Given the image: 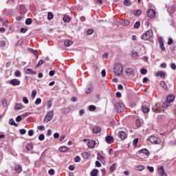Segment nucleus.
Instances as JSON below:
<instances>
[{"label": "nucleus", "instance_id": "1", "mask_svg": "<svg viewBox=\"0 0 176 176\" xmlns=\"http://www.w3.org/2000/svg\"><path fill=\"white\" fill-rule=\"evenodd\" d=\"M113 72L117 76H122V75H123V65L122 63H116L113 67Z\"/></svg>", "mask_w": 176, "mask_h": 176}, {"label": "nucleus", "instance_id": "2", "mask_svg": "<svg viewBox=\"0 0 176 176\" xmlns=\"http://www.w3.org/2000/svg\"><path fill=\"white\" fill-rule=\"evenodd\" d=\"M153 36V31L152 30H147L142 35V39L143 41H148Z\"/></svg>", "mask_w": 176, "mask_h": 176}, {"label": "nucleus", "instance_id": "3", "mask_svg": "<svg viewBox=\"0 0 176 176\" xmlns=\"http://www.w3.org/2000/svg\"><path fill=\"white\" fill-rule=\"evenodd\" d=\"M115 109L118 113L123 112L124 111V104L122 102H118L115 104Z\"/></svg>", "mask_w": 176, "mask_h": 176}, {"label": "nucleus", "instance_id": "4", "mask_svg": "<svg viewBox=\"0 0 176 176\" xmlns=\"http://www.w3.org/2000/svg\"><path fill=\"white\" fill-rule=\"evenodd\" d=\"M54 115V113L53 111L47 112L44 118V122H45V123H49V122L53 119Z\"/></svg>", "mask_w": 176, "mask_h": 176}, {"label": "nucleus", "instance_id": "5", "mask_svg": "<svg viewBox=\"0 0 176 176\" xmlns=\"http://www.w3.org/2000/svg\"><path fill=\"white\" fill-rule=\"evenodd\" d=\"M148 141H150L151 144H160V142H162V140H160L158 137H156V136H151L148 138Z\"/></svg>", "mask_w": 176, "mask_h": 176}, {"label": "nucleus", "instance_id": "6", "mask_svg": "<svg viewBox=\"0 0 176 176\" xmlns=\"http://www.w3.org/2000/svg\"><path fill=\"white\" fill-rule=\"evenodd\" d=\"M147 16L150 19H153V17H155V16H156V11H155V10H153V9H149L147 11Z\"/></svg>", "mask_w": 176, "mask_h": 176}, {"label": "nucleus", "instance_id": "7", "mask_svg": "<svg viewBox=\"0 0 176 176\" xmlns=\"http://www.w3.org/2000/svg\"><path fill=\"white\" fill-rule=\"evenodd\" d=\"M125 72L127 75V76H129L130 78H133L134 76V70L131 68H127L126 70H125Z\"/></svg>", "mask_w": 176, "mask_h": 176}, {"label": "nucleus", "instance_id": "8", "mask_svg": "<svg viewBox=\"0 0 176 176\" xmlns=\"http://www.w3.org/2000/svg\"><path fill=\"white\" fill-rule=\"evenodd\" d=\"M10 85H12V86H19L20 85V80L17 78L12 79L10 81Z\"/></svg>", "mask_w": 176, "mask_h": 176}, {"label": "nucleus", "instance_id": "9", "mask_svg": "<svg viewBox=\"0 0 176 176\" xmlns=\"http://www.w3.org/2000/svg\"><path fill=\"white\" fill-rule=\"evenodd\" d=\"M146 104H148V103L144 102L142 105V112H144V113H148V112H149V107H148V106Z\"/></svg>", "mask_w": 176, "mask_h": 176}, {"label": "nucleus", "instance_id": "10", "mask_svg": "<svg viewBox=\"0 0 176 176\" xmlns=\"http://www.w3.org/2000/svg\"><path fill=\"white\" fill-rule=\"evenodd\" d=\"M159 104H155L152 108L153 112H154L155 113H160V109L159 108Z\"/></svg>", "mask_w": 176, "mask_h": 176}, {"label": "nucleus", "instance_id": "11", "mask_svg": "<svg viewBox=\"0 0 176 176\" xmlns=\"http://www.w3.org/2000/svg\"><path fill=\"white\" fill-rule=\"evenodd\" d=\"M166 100H167L166 101L168 102H169V104H170V103L173 102V101H174V100H175V96L173 94H169L167 96Z\"/></svg>", "mask_w": 176, "mask_h": 176}, {"label": "nucleus", "instance_id": "12", "mask_svg": "<svg viewBox=\"0 0 176 176\" xmlns=\"http://www.w3.org/2000/svg\"><path fill=\"white\" fill-rule=\"evenodd\" d=\"M158 173L160 176H167V174L164 172V167L163 166L158 168Z\"/></svg>", "mask_w": 176, "mask_h": 176}, {"label": "nucleus", "instance_id": "13", "mask_svg": "<svg viewBox=\"0 0 176 176\" xmlns=\"http://www.w3.org/2000/svg\"><path fill=\"white\" fill-rule=\"evenodd\" d=\"M96 140H90L89 142H88L87 143V146L88 148H94L96 145Z\"/></svg>", "mask_w": 176, "mask_h": 176}, {"label": "nucleus", "instance_id": "14", "mask_svg": "<svg viewBox=\"0 0 176 176\" xmlns=\"http://www.w3.org/2000/svg\"><path fill=\"white\" fill-rule=\"evenodd\" d=\"M118 137L121 140H126V138H127V134H126V132L124 131H120L118 134Z\"/></svg>", "mask_w": 176, "mask_h": 176}, {"label": "nucleus", "instance_id": "15", "mask_svg": "<svg viewBox=\"0 0 176 176\" xmlns=\"http://www.w3.org/2000/svg\"><path fill=\"white\" fill-rule=\"evenodd\" d=\"M140 155H145L146 156H149V151L146 148H143L139 151Z\"/></svg>", "mask_w": 176, "mask_h": 176}, {"label": "nucleus", "instance_id": "16", "mask_svg": "<svg viewBox=\"0 0 176 176\" xmlns=\"http://www.w3.org/2000/svg\"><path fill=\"white\" fill-rule=\"evenodd\" d=\"M130 24V21L126 19H122L120 21V25L126 27V25H129Z\"/></svg>", "mask_w": 176, "mask_h": 176}, {"label": "nucleus", "instance_id": "17", "mask_svg": "<svg viewBox=\"0 0 176 176\" xmlns=\"http://www.w3.org/2000/svg\"><path fill=\"white\" fill-rule=\"evenodd\" d=\"M92 131L95 134H98V133H100V131H101V127H100V126H95V127H94L92 129Z\"/></svg>", "mask_w": 176, "mask_h": 176}, {"label": "nucleus", "instance_id": "18", "mask_svg": "<svg viewBox=\"0 0 176 176\" xmlns=\"http://www.w3.org/2000/svg\"><path fill=\"white\" fill-rule=\"evenodd\" d=\"M65 46H66V47H69V46L74 45V42L71 40H66L65 41Z\"/></svg>", "mask_w": 176, "mask_h": 176}, {"label": "nucleus", "instance_id": "19", "mask_svg": "<svg viewBox=\"0 0 176 176\" xmlns=\"http://www.w3.org/2000/svg\"><path fill=\"white\" fill-rule=\"evenodd\" d=\"M155 76H160L161 78H166V73L160 71L155 74Z\"/></svg>", "mask_w": 176, "mask_h": 176}, {"label": "nucleus", "instance_id": "20", "mask_svg": "<svg viewBox=\"0 0 176 176\" xmlns=\"http://www.w3.org/2000/svg\"><path fill=\"white\" fill-rule=\"evenodd\" d=\"M14 168H15L16 173H20L23 171V168H21L20 165H16Z\"/></svg>", "mask_w": 176, "mask_h": 176}, {"label": "nucleus", "instance_id": "21", "mask_svg": "<svg viewBox=\"0 0 176 176\" xmlns=\"http://www.w3.org/2000/svg\"><path fill=\"white\" fill-rule=\"evenodd\" d=\"M93 91V85H89L85 90L86 94H90Z\"/></svg>", "mask_w": 176, "mask_h": 176}, {"label": "nucleus", "instance_id": "22", "mask_svg": "<svg viewBox=\"0 0 176 176\" xmlns=\"http://www.w3.org/2000/svg\"><path fill=\"white\" fill-rule=\"evenodd\" d=\"M135 169L137 171H143V170L145 169V166L144 165H139V166H135Z\"/></svg>", "mask_w": 176, "mask_h": 176}, {"label": "nucleus", "instance_id": "23", "mask_svg": "<svg viewBox=\"0 0 176 176\" xmlns=\"http://www.w3.org/2000/svg\"><path fill=\"white\" fill-rule=\"evenodd\" d=\"M36 72H34L32 69H27L26 74L27 75H36Z\"/></svg>", "mask_w": 176, "mask_h": 176}, {"label": "nucleus", "instance_id": "24", "mask_svg": "<svg viewBox=\"0 0 176 176\" xmlns=\"http://www.w3.org/2000/svg\"><path fill=\"white\" fill-rule=\"evenodd\" d=\"M160 43V47L162 50V52H164L166 50V47H164V43H163V40H159Z\"/></svg>", "mask_w": 176, "mask_h": 176}, {"label": "nucleus", "instance_id": "25", "mask_svg": "<svg viewBox=\"0 0 176 176\" xmlns=\"http://www.w3.org/2000/svg\"><path fill=\"white\" fill-rule=\"evenodd\" d=\"M64 23H69L71 21V18L68 15H65L63 18Z\"/></svg>", "mask_w": 176, "mask_h": 176}, {"label": "nucleus", "instance_id": "26", "mask_svg": "<svg viewBox=\"0 0 176 176\" xmlns=\"http://www.w3.org/2000/svg\"><path fill=\"white\" fill-rule=\"evenodd\" d=\"M9 124L11 125V126H14L15 127H18L19 124H17L16 123V122H14V120L11 118L9 121Z\"/></svg>", "mask_w": 176, "mask_h": 176}, {"label": "nucleus", "instance_id": "27", "mask_svg": "<svg viewBox=\"0 0 176 176\" xmlns=\"http://www.w3.org/2000/svg\"><path fill=\"white\" fill-rule=\"evenodd\" d=\"M91 176H98V169H94L91 172Z\"/></svg>", "mask_w": 176, "mask_h": 176}, {"label": "nucleus", "instance_id": "28", "mask_svg": "<svg viewBox=\"0 0 176 176\" xmlns=\"http://www.w3.org/2000/svg\"><path fill=\"white\" fill-rule=\"evenodd\" d=\"M82 157H84L85 159H90V153H87V152H83L82 153Z\"/></svg>", "mask_w": 176, "mask_h": 176}, {"label": "nucleus", "instance_id": "29", "mask_svg": "<svg viewBox=\"0 0 176 176\" xmlns=\"http://www.w3.org/2000/svg\"><path fill=\"white\" fill-rule=\"evenodd\" d=\"M26 149L27 151H32V149H34V146L32 145V144L28 143L26 145Z\"/></svg>", "mask_w": 176, "mask_h": 176}, {"label": "nucleus", "instance_id": "30", "mask_svg": "<svg viewBox=\"0 0 176 176\" xmlns=\"http://www.w3.org/2000/svg\"><path fill=\"white\" fill-rule=\"evenodd\" d=\"M112 140H113V137L109 135L107 136L105 138L106 142L107 144H111V141H112Z\"/></svg>", "mask_w": 176, "mask_h": 176}, {"label": "nucleus", "instance_id": "31", "mask_svg": "<svg viewBox=\"0 0 176 176\" xmlns=\"http://www.w3.org/2000/svg\"><path fill=\"white\" fill-rule=\"evenodd\" d=\"M133 3H131V0H124V6H131Z\"/></svg>", "mask_w": 176, "mask_h": 176}, {"label": "nucleus", "instance_id": "32", "mask_svg": "<svg viewBox=\"0 0 176 176\" xmlns=\"http://www.w3.org/2000/svg\"><path fill=\"white\" fill-rule=\"evenodd\" d=\"M96 109L97 107L93 104L89 105L88 107L89 111H90L91 112H94V111H96Z\"/></svg>", "mask_w": 176, "mask_h": 176}, {"label": "nucleus", "instance_id": "33", "mask_svg": "<svg viewBox=\"0 0 176 176\" xmlns=\"http://www.w3.org/2000/svg\"><path fill=\"white\" fill-rule=\"evenodd\" d=\"M59 151L60 152H67V151H68V147L65 146H60Z\"/></svg>", "mask_w": 176, "mask_h": 176}, {"label": "nucleus", "instance_id": "34", "mask_svg": "<svg viewBox=\"0 0 176 176\" xmlns=\"http://www.w3.org/2000/svg\"><path fill=\"white\" fill-rule=\"evenodd\" d=\"M170 107V103L166 100L162 103V108L166 109Z\"/></svg>", "mask_w": 176, "mask_h": 176}, {"label": "nucleus", "instance_id": "35", "mask_svg": "<svg viewBox=\"0 0 176 176\" xmlns=\"http://www.w3.org/2000/svg\"><path fill=\"white\" fill-rule=\"evenodd\" d=\"M0 46L1 49H6V42L5 41H0Z\"/></svg>", "mask_w": 176, "mask_h": 176}, {"label": "nucleus", "instance_id": "36", "mask_svg": "<svg viewBox=\"0 0 176 176\" xmlns=\"http://www.w3.org/2000/svg\"><path fill=\"white\" fill-rule=\"evenodd\" d=\"M160 86H161V87H163V89H164L165 90L167 89V84H166V82L161 81Z\"/></svg>", "mask_w": 176, "mask_h": 176}, {"label": "nucleus", "instance_id": "37", "mask_svg": "<svg viewBox=\"0 0 176 176\" xmlns=\"http://www.w3.org/2000/svg\"><path fill=\"white\" fill-rule=\"evenodd\" d=\"M14 76H16V78H20V76H21V72L20 70H16L14 72Z\"/></svg>", "mask_w": 176, "mask_h": 176}, {"label": "nucleus", "instance_id": "38", "mask_svg": "<svg viewBox=\"0 0 176 176\" xmlns=\"http://www.w3.org/2000/svg\"><path fill=\"white\" fill-rule=\"evenodd\" d=\"M116 170V163L113 164L111 166H110V170L111 173H113V170Z\"/></svg>", "mask_w": 176, "mask_h": 176}, {"label": "nucleus", "instance_id": "39", "mask_svg": "<svg viewBox=\"0 0 176 176\" xmlns=\"http://www.w3.org/2000/svg\"><path fill=\"white\" fill-rule=\"evenodd\" d=\"M20 12L21 13H25V12H27V9L25 8V7H24V6H21L20 7Z\"/></svg>", "mask_w": 176, "mask_h": 176}, {"label": "nucleus", "instance_id": "40", "mask_svg": "<svg viewBox=\"0 0 176 176\" xmlns=\"http://www.w3.org/2000/svg\"><path fill=\"white\" fill-rule=\"evenodd\" d=\"M26 25H30V24H32V20L30 18L27 19L25 21Z\"/></svg>", "mask_w": 176, "mask_h": 176}, {"label": "nucleus", "instance_id": "41", "mask_svg": "<svg viewBox=\"0 0 176 176\" xmlns=\"http://www.w3.org/2000/svg\"><path fill=\"white\" fill-rule=\"evenodd\" d=\"M47 20H53V13L52 12H48L47 14Z\"/></svg>", "mask_w": 176, "mask_h": 176}, {"label": "nucleus", "instance_id": "42", "mask_svg": "<svg viewBox=\"0 0 176 176\" xmlns=\"http://www.w3.org/2000/svg\"><path fill=\"white\" fill-rule=\"evenodd\" d=\"M1 102L3 104V107H8V100L6 99H3L1 100Z\"/></svg>", "mask_w": 176, "mask_h": 176}, {"label": "nucleus", "instance_id": "43", "mask_svg": "<svg viewBox=\"0 0 176 176\" xmlns=\"http://www.w3.org/2000/svg\"><path fill=\"white\" fill-rule=\"evenodd\" d=\"M131 56L133 58H137L138 57V53L137 52H133Z\"/></svg>", "mask_w": 176, "mask_h": 176}, {"label": "nucleus", "instance_id": "44", "mask_svg": "<svg viewBox=\"0 0 176 176\" xmlns=\"http://www.w3.org/2000/svg\"><path fill=\"white\" fill-rule=\"evenodd\" d=\"M21 108H23V106L21 104H19V103L16 104L15 107H14V109L16 110L21 109Z\"/></svg>", "mask_w": 176, "mask_h": 176}, {"label": "nucleus", "instance_id": "45", "mask_svg": "<svg viewBox=\"0 0 176 176\" xmlns=\"http://www.w3.org/2000/svg\"><path fill=\"white\" fill-rule=\"evenodd\" d=\"M147 169L148 171H150V173H153L155 171L153 166H147Z\"/></svg>", "mask_w": 176, "mask_h": 176}, {"label": "nucleus", "instance_id": "46", "mask_svg": "<svg viewBox=\"0 0 176 176\" xmlns=\"http://www.w3.org/2000/svg\"><path fill=\"white\" fill-rule=\"evenodd\" d=\"M41 102H42V100L41 98H38L36 100L34 104H35V105H39V104H41Z\"/></svg>", "mask_w": 176, "mask_h": 176}, {"label": "nucleus", "instance_id": "47", "mask_svg": "<svg viewBox=\"0 0 176 176\" xmlns=\"http://www.w3.org/2000/svg\"><path fill=\"white\" fill-rule=\"evenodd\" d=\"M133 14H135V16H140V14H141V10H138L133 11Z\"/></svg>", "mask_w": 176, "mask_h": 176}, {"label": "nucleus", "instance_id": "48", "mask_svg": "<svg viewBox=\"0 0 176 176\" xmlns=\"http://www.w3.org/2000/svg\"><path fill=\"white\" fill-rule=\"evenodd\" d=\"M140 25H141V23H140V21H137L134 24V28H140Z\"/></svg>", "mask_w": 176, "mask_h": 176}, {"label": "nucleus", "instance_id": "49", "mask_svg": "<svg viewBox=\"0 0 176 176\" xmlns=\"http://www.w3.org/2000/svg\"><path fill=\"white\" fill-rule=\"evenodd\" d=\"M74 162L76 163H79L80 162V157H79L78 155L74 157Z\"/></svg>", "mask_w": 176, "mask_h": 176}, {"label": "nucleus", "instance_id": "50", "mask_svg": "<svg viewBox=\"0 0 176 176\" xmlns=\"http://www.w3.org/2000/svg\"><path fill=\"white\" fill-rule=\"evenodd\" d=\"M97 159H98V160L101 161V160H104V159H105V157H104V156H102V155H100V153H98Z\"/></svg>", "mask_w": 176, "mask_h": 176}, {"label": "nucleus", "instance_id": "51", "mask_svg": "<svg viewBox=\"0 0 176 176\" xmlns=\"http://www.w3.org/2000/svg\"><path fill=\"white\" fill-rule=\"evenodd\" d=\"M135 124L137 127H140L141 126V120H136L135 121Z\"/></svg>", "mask_w": 176, "mask_h": 176}, {"label": "nucleus", "instance_id": "52", "mask_svg": "<svg viewBox=\"0 0 176 176\" xmlns=\"http://www.w3.org/2000/svg\"><path fill=\"white\" fill-rule=\"evenodd\" d=\"M140 72L142 75H146L148 74V71L146 69H142Z\"/></svg>", "mask_w": 176, "mask_h": 176}, {"label": "nucleus", "instance_id": "53", "mask_svg": "<svg viewBox=\"0 0 176 176\" xmlns=\"http://www.w3.org/2000/svg\"><path fill=\"white\" fill-rule=\"evenodd\" d=\"M38 140H39V141H43V140H45V135H43V134L39 135Z\"/></svg>", "mask_w": 176, "mask_h": 176}, {"label": "nucleus", "instance_id": "54", "mask_svg": "<svg viewBox=\"0 0 176 176\" xmlns=\"http://www.w3.org/2000/svg\"><path fill=\"white\" fill-rule=\"evenodd\" d=\"M93 32H94V30H93V29H89L87 31V35H91V34H93Z\"/></svg>", "mask_w": 176, "mask_h": 176}, {"label": "nucleus", "instance_id": "55", "mask_svg": "<svg viewBox=\"0 0 176 176\" xmlns=\"http://www.w3.org/2000/svg\"><path fill=\"white\" fill-rule=\"evenodd\" d=\"M137 144H138V138H135L133 142V146H137Z\"/></svg>", "mask_w": 176, "mask_h": 176}, {"label": "nucleus", "instance_id": "56", "mask_svg": "<svg viewBox=\"0 0 176 176\" xmlns=\"http://www.w3.org/2000/svg\"><path fill=\"white\" fill-rule=\"evenodd\" d=\"M36 96V91L33 90V91H32V99L35 98Z\"/></svg>", "mask_w": 176, "mask_h": 176}, {"label": "nucleus", "instance_id": "57", "mask_svg": "<svg viewBox=\"0 0 176 176\" xmlns=\"http://www.w3.org/2000/svg\"><path fill=\"white\" fill-rule=\"evenodd\" d=\"M43 63H45V61H43V60H40L36 67H41V65H42V64H43Z\"/></svg>", "mask_w": 176, "mask_h": 176}, {"label": "nucleus", "instance_id": "58", "mask_svg": "<svg viewBox=\"0 0 176 176\" xmlns=\"http://www.w3.org/2000/svg\"><path fill=\"white\" fill-rule=\"evenodd\" d=\"M56 74V71L52 70L49 72L50 76H54V74Z\"/></svg>", "mask_w": 176, "mask_h": 176}, {"label": "nucleus", "instance_id": "59", "mask_svg": "<svg viewBox=\"0 0 176 176\" xmlns=\"http://www.w3.org/2000/svg\"><path fill=\"white\" fill-rule=\"evenodd\" d=\"M20 134H21L22 135H24V134H25V133H27V131H25V129H22L20 131Z\"/></svg>", "mask_w": 176, "mask_h": 176}, {"label": "nucleus", "instance_id": "60", "mask_svg": "<svg viewBox=\"0 0 176 176\" xmlns=\"http://www.w3.org/2000/svg\"><path fill=\"white\" fill-rule=\"evenodd\" d=\"M23 101L24 104H28V102H29L28 98H27V97H23Z\"/></svg>", "mask_w": 176, "mask_h": 176}, {"label": "nucleus", "instance_id": "61", "mask_svg": "<svg viewBox=\"0 0 176 176\" xmlns=\"http://www.w3.org/2000/svg\"><path fill=\"white\" fill-rule=\"evenodd\" d=\"M50 175H54V169H50L48 171Z\"/></svg>", "mask_w": 176, "mask_h": 176}, {"label": "nucleus", "instance_id": "62", "mask_svg": "<svg viewBox=\"0 0 176 176\" xmlns=\"http://www.w3.org/2000/svg\"><path fill=\"white\" fill-rule=\"evenodd\" d=\"M174 43V41H173V38H168V45H173V43Z\"/></svg>", "mask_w": 176, "mask_h": 176}, {"label": "nucleus", "instance_id": "63", "mask_svg": "<svg viewBox=\"0 0 176 176\" xmlns=\"http://www.w3.org/2000/svg\"><path fill=\"white\" fill-rule=\"evenodd\" d=\"M22 118H21V116H18L16 118V122H21Z\"/></svg>", "mask_w": 176, "mask_h": 176}, {"label": "nucleus", "instance_id": "64", "mask_svg": "<svg viewBox=\"0 0 176 176\" xmlns=\"http://www.w3.org/2000/svg\"><path fill=\"white\" fill-rule=\"evenodd\" d=\"M37 129L38 130H41V131H45V127L43 126H38Z\"/></svg>", "mask_w": 176, "mask_h": 176}]
</instances>
